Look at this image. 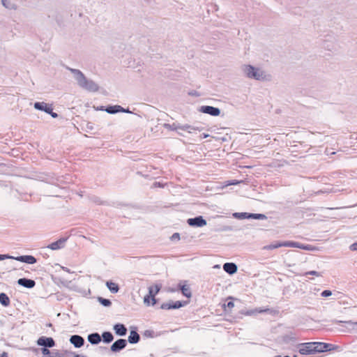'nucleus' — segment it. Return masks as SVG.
Masks as SVG:
<instances>
[{
	"label": "nucleus",
	"instance_id": "f8f14e48",
	"mask_svg": "<svg viewBox=\"0 0 357 357\" xmlns=\"http://www.w3.org/2000/svg\"><path fill=\"white\" fill-rule=\"evenodd\" d=\"M70 342L75 347L79 348L84 345V340L83 339L82 337H81L79 335H74L71 336V337L70 339Z\"/></svg>",
	"mask_w": 357,
	"mask_h": 357
},
{
	"label": "nucleus",
	"instance_id": "ea45409f",
	"mask_svg": "<svg viewBox=\"0 0 357 357\" xmlns=\"http://www.w3.org/2000/svg\"><path fill=\"white\" fill-rule=\"evenodd\" d=\"M154 186L155 187H161L162 185H160V183H158V182H155L154 184Z\"/></svg>",
	"mask_w": 357,
	"mask_h": 357
},
{
	"label": "nucleus",
	"instance_id": "0eeeda50",
	"mask_svg": "<svg viewBox=\"0 0 357 357\" xmlns=\"http://www.w3.org/2000/svg\"><path fill=\"white\" fill-rule=\"evenodd\" d=\"M37 344L40 346L52 347L55 345L54 340L52 337L42 336L37 340Z\"/></svg>",
	"mask_w": 357,
	"mask_h": 357
},
{
	"label": "nucleus",
	"instance_id": "6ab92c4d",
	"mask_svg": "<svg viewBox=\"0 0 357 357\" xmlns=\"http://www.w3.org/2000/svg\"><path fill=\"white\" fill-rule=\"evenodd\" d=\"M139 340V335L136 331H131L130 335L128 337V341L131 344H135L138 342Z\"/></svg>",
	"mask_w": 357,
	"mask_h": 357
},
{
	"label": "nucleus",
	"instance_id": "c756f323",
	"mask_svg": "<svg viewBox=\"0 0 357 357\" xmlns=\"http://www.w3.org/2000/svg\"><path fill=\"white\" fill-rule=\"evenodd\" d=\"M331 294H332V292L330 290H324L321 292V296L323 297H328V296H331Z\"/></svg>",
	"mask_w": 357,
	"mask_h": 357
},
{
	"label": "nucleus",
	"instance_id": "bb28decb",
	"mask_svg": "<svg viewBox=\"0 0 357 357\" xmlns=\"http://www.w3.org/2000/svg\"><path fill=\"white\" fill-rule=\"evenodd\" d=\"M144 303L147 305V306H149V305H152V303H151V296H150L149 294H148L147 295H146L144 298Z\"/></svg>",
	"mask_w": 357,
	"mask_h": 357
},
{
	"label": "nucleus",
	"instance_id": "f704fd0d",
	"mask_svg": "<svg viewBox=\"0 0 357 357\" xmlns=\"http://www.w3.org/2000/svg\"><path fill=\"white\" fill-rule=\"evenodd\" d=\"M180 238V236H179V234L178 233H174L172 236V239H179Z\"/></svg>",
	"mask_w": 357,
	"mask_h": 357
},
{
	"label": "nucleus",
	"instance_id": "2eb2a0df",
	"mask_svg": "<svg viewBox=\"0 0 357 357\" xmlns=\"http://www.w3.org/2000/svg\"><path fill=\"white\" fill-rule=\"evenodd\" d=\"M223 269L225 272L228 273L229 274H233L236 272L237 266L234 263H225L223 265Z\"/></svg>",
	"mask_w": 357,
	"mask_h": 357
},
{
	"label": "nucleus",
	"instance_id": "393cba45",
	"mask_svg": "<svg viewBox=\"0 0 357 357\" xmlns=\"http://www.w3.org/2000/svg\"><path fill=\"white\" fill-rule=\"evenodd\" d=\"M266 217L264 214H258V213H247V219L254 218V219H265Z\"/></svg>",
	"mask_w": 357,
	"mask_h": 357
},
{
	"label": "nucleus",
	"instance_id": "b1692460",
	"mask_svg": "<svg viewBox=\"0 0 357 357\" xmlns=\"http://www.w3.org/2000/svg\"><path fill=\"white\" fill-rule=\"evenodd\" d=\"M106 111L108 113L114 114V113H116L118 112L123 111V109H122V107L121 106L116 105V106H114V107H107Z\"/></svg>",
	"mask_w": 357,
	"mask_h": 357
},
{
	"label": "nucleus",
	"instance_id": "e433bc0d",
	"mask_svg": "<svg viewBox=\"0 0 357 357\" xmlns=\"http://www.w3.org/2000/svg\"><path fill=\"white\" fill-rule=\"evenodd\" d=\"M0 357H8V353L6 352H3L1 355H0Z\"/></svg>",
	"mask_w": 357,
	"mask_h": 357
},
{
	"label": "nucleus",
	"instance_id": "9d476101",
	"mask_svg": "<svg viewBox=\"0 0 357 357\" xmlns=\"http://www.w3.org/2000/svg\"><path fill=\"white\" fill-rule=\"evenodd\" d=\"M70 70L75 75L78 84L82 87L87 80L84 75L79 70L70 68Z\"/></svg>",
	"mask_w": 357,
	"mask_h": 357
},
{
	"label": "nucleus",
	"instance_id": "4468645a",
	"mask_svg": "<svg viewBox=\"0 0 357 357\" xmlns=\"http://www.w3.org/2000/svg\"><path fill=\"white\" fill-rule=\"evenodd\" d=\"M17 283L26 288H33L36 282L33 280L27 279V278H20L18 280Z\"/></svg>",
	"mask_w": 357,
	"mask_h": 357
},
{
	"label": "nucleus",
	"instance_id": "dca6fc26",
	"mask_svg": "<svg viewBox=\"0 0 357 357\" xmlns=\"http://www.w3.org/2000/svg\"><path fill=\"white\" fill-rule=\"evenodd\" d=\"M84 88L91 91H96L98 90V86L91 80H86L84 84L82 86Z\"/></svg>",
	"mask_w": 357,
	"mask_h": 357
},
{
	"label": "nucleus",
	"instance_id": "72a5a7b5",
	"mask_svg": "<svg viewBox=\"0 0 357 357\" xmlns=\"http://www.w3.org/2000/svg\"><path fill=\"white\" fill-rule=\"evenodd\" d=\"M350 250L355 251L357 250V243H354L350 245Z\"/></svg>",
	"mask_w": 357,
	"mask_h": 357
},
{
	"label": "nucleus",
	"instance_id": "cd10ccee",
	"mask_svg": "<svg viewBox=\"0 0 357 357\" xmlns=\"http://www.w3.org/2000/svg\"><path fill=\"white\" fill-rule=\"evenodd\" d=\"M314 275V276H317V277H320L321 276V274L319 272H317L315 271H308V272H306L303 274V275Z\"/></svg>",
	"mask_w": 357,
	"mask_h": 357
},
{
	"label": "nucleus",
	"instance_id": "37998d69",
	"mask_svg": "<svg viewBox=\"0 0 357 357\" xmlns=\"http://www.w3.org/2000/svg\"><path fill=\"white\" fill-rule=\"evenodd\" d=\"M293 357H298L296 355H294Z\"/></svg>",
	"mask_w": 357,
	"mask_h": 357
},
{
	"label": "nucleus",
	"instance_id": "c85d7f7f",
	"mask_svg": "<svg viewBox=\"0 0 357 357\" xmlns=\"http://www.w3.org/2000/svg\"><path fill=\"white\" fill-rule=\"evenodd\" d=\"M41 351H42V354L43 355V357H47L52 351L49 350L47 348H43L41 349Z\"/></svg>",
	"mask_w": 357,
	"mask_h": 357
},
{
	"label": "nucleus",
	"instance_id": "6e6552de",
	"mask_svg": "<svg viewBox=\"0 0 357 357\" xmlns=\"http://www.w3.org/2000/svg\"><path fill=\"white\" fill-rule=\"evenodd\" d=\"M126 340L123 339H119L114 342L111 346V350L113 352H117L126 347Z\"/></svg>",
	"mask_w": 357,
	"mask_h": 357
},
{
	"label": "nucleus",
	"instance_id": "a19ab883",
	"mask_svg": "<svg viewBox=\"0 0 357 357\" xmlns=\"http://www.w3.org/2000/svg\"><path fill=\"white\" fill-rule=\"evenodd\" d=\"M268 310H269L268 309H264V310H259V312H267V311H268Z\"/></svg>",
	"mask_w": 357,
	"mask_h": 357
},
{
	"label": "nucleus",
	"instance_id": "2f4dec72",
	"mask_svg": "<svg viewBox=\"0 0 357 357\" xmlns=\"http://www.w3.org/2000/svg\"><path fill=\"white\" fill-rule=\"evenodd\" d=\"M34 107H35V108L40 109V110L44 109L43 103H40V102H36L34 105Z\"/></svg>",
	"mask_w": 357,
	"mask_h": 357
},
{
	"label": "nucleus",
	"instance_id": "f03ea898",
	"mask_svg": "<svg viewBox=\"0 0 357 357\" xmlns=\"http://www.w3.org/2000/svg\"><path fill=\"white\" fill-rule=\"evenodd\" d=\"M280 247H289V248H304V247L301 246L299 243L294 241H282V242H276L268 245L264 246V249L267 250L277 249Z\"/></svg>",
	"mask_w": 357,
	"mask_h": 357
},
{
	"label": "nucleus",
	"instance_id": "1a4fd4ad",
	"mask_svg": "<svg viewBox=\"0 0 357 357\" xmlns=\"http://www.w3.org/2000/svg\"><path fill=\"white\" fill-rule=\"evenodd\" d=\"M188 223L190 226L203 227L206 225V221L202 216L188 220Z\"/></svg>",
	"mask_w": 357,
	"mask_h": 357
},
{
	"label": "nucleus",
	"instance_id": "5701e85b",
	"mask_svg": "<svg viewBox=\"0 0 357 357\" xmlns=\"http://www.w3.org/2000/svg\"><path fill=\"white\" fill-rule=\"evenodd\" d=\"M102 337L103 341L107 343L111 342L114 339L113 335L110 332H104Z\"/></svg>",
	"mask_w": 357,
	"mask_h": 357
},
{
	"label": "nucleus",
	"instance_id": "4be33fe9",
	"mask_svg": "<svg viewBox=\"0 0 357 357\" xmlns=\"http://www.w3.org/2000/svg\"><path fill=\"white\" fill-rule=\"evenodd\" d=\"M107 287L112 293H116L119 291V286L116 283L113 282H107Z\"/></svg>",
	"mask_w": 357,
	"mask_h": 357
},
{
	"label": "nucleus",
	"instance_id": "a878e982",
	"mask_svg": "<svg viewBox=\"0 0 357 357\" xmlns=\"http://www.w3.org/2000/svg\"><path fill=\"white\" fill-rule=\"evenodd\" d=\"M234 306V303L232 301H227V302L224 304V307L225 310H231Z\"/></svg>",
	"mask_w": 357,
	"mask_h": 357
},
{
	"label": "nucleus",
	"instance_id": "4c0bfd02",
	"mask_svg": "<svg viewBox=\"0 0 357 357\" xmlns=\"http://www.w3.org/2000/svg\"><path fill=\"white\" fill-rule=\"evenodd\" d=\"M347 323L351 324V325H356L357 326V321L352 322L351 321H347Z\"/></svg>",
	"mask_w": 357,
	"mask_h": 357
},
{
	"label": "nucleus",
	"instance_id": "79ce46f5",
	"mask_svg": "<svg viewBox=\"0 0 357 357\" xmlns=\"http://www.w3.org/2000/svg\"><path fill=\"white\" fill-rule=\"evenodd\" d=\"M208 137V135H207V134H204V137H203L204 138H206V137Z\"/></svg>",
	"mask_w": 357,
	"mask_h": 357
},
{
	"label": "nucleus",
	"instance_id": "20e7f679",
	"mask_svg": "<svg viewBox=\"0 0 357 357\" xmlns=\"http://www.w3.org/2000/svg\"><path fill=\"white\" fill-rule=\"evenodd\" d=\"M187 304V302H181V301H169L167 303H164L161 305L160 308L162 310H172V309H178Z\"/></svg>",
	"mask_w": 357,
	"mask_h": 357
},
{
	"label": "nucleus",
	"instance_id": "473e14b6",
	"mask_svg": "<svg viewBox=\"0 0 357 357\" xmlns=\"http://www.w3.org/2000/svg\"><path fill=\"white\" fill-rule=\"evenodd\" d=\"M10 258H13V257H10V256H8V255H0V260H3L5 259H10Z\"/></svg>",
	"mask_w": 357,
	"mask_h": 357
},
{
	"label": "nucleus",
	"instance_id": "9b49d317",
	"mask_svg": "<svg viewBox=\"0 0 357 357\" xmlns=\"http://www.w3.org/2000/svg\"><path fill=\"white\" fill-rule=\"evenodd\" d=\"M13 259L29 264H33L36 262V259L31 255H23L17 257H13Z\"/></svg>",
	"mask_w": 357,
	"mask_h": 357
},
{
	"label": "nucleus",
	"instance_id": "c9c22d12",
	"mask_svg": "<svg viewBox=\"0 0 357 357\" xmlns=\"http://www.w3.org/2000/svg\"><path fill=\"white\" fill-rule=\"evenodd\" d=\"M8 0H2V3L3 5L6 7V8H9V6L6 4V2H8Z\"/></svg>",
	"mask_w": 357,
	"mask_h": 357
},
{
	"label": "nucleus",
	"instance_id": "f257e3e1",
	"mask_svg": "<svg viewBox=\"0 0 357 357\" xmlns=\"http://www.w3.org/2000/svg\"><path fill=\"white\" fill-rule=\"evenodd\" d=\"M298 348V352L301 355H311L330 351L331 350L332 344L325 342H310L299 344Z\"/></svg>",
	"mask_w": 357,
	"mask_h": 357
},
{
	"label": "nucleus",
	"instance_id": "423d86ee",
	"mask_svg": "<svg viewBox=\"0 0 357 357\" xmlns=\"http://www.w3.org/2000/svg\"><path fill=\"white\" fill-rule=\"evenodd\" d=\"M199 111L213 116H219L220 114V111L218 108L212 106H202L201 107Z\"/></svg>",
	"mask_w": 357,
	"mask_h": 357
},
{
	"label": "nucleus",
	"instance_id": "412c9836",
	"mask_svg": "<svg viewBox=\"0 0 357 357\" xmlns=\"http://www.w3.org/2000/svg\"><path fill=\"white\" fill-rule=\"evenodd\" d=\"M181 292L183 296L190 298L192 296L191 290L189 286L188 285H182L181 287Z\"/></svg>",
	"mask_w": 357,
	"mask_h": 357
},
{
	"label": "nucleus",
	"instance_id": "7ed1b4c3",
	"mask_svg": "<svg viewBox=\"0 0 357 357\" xmlns=\"http://www.w3.org/2000/svg\"><path fill=\"white\" fill-rule=\"evenodd\" d=\"M247 75L250 77H253L257 80H264L266 75L259 68H255L251 66L247 67Z\"/></svg>",
	"mask_w": 357,
	"mask_h": 357
},
{
	"label": "nucleus",
	"instance_id": "aec40b11",
	"mask_svg": "<svg viewBox=\"0 0 357 357\" xmlns=\"http://www.w3.org/2000/svg\"><path fill=\"white\" fill-rule=\"evenodd\" d=\"M0 303L5 307H8L10 305V301L6 294H0Z\"/></svg>",
	"mask_w": 357,
	"mask_h": 357
},
{
	"label": "nucleus",
	"instance_id": "a211bd4d",
	"mask_svg": "<svg viewBox=\"0 0 357 357\" xmlns=\"http://www.w3.org/2000/svg\"><path fill=\"white\" fill-rule=\"evenodd\" d=\"M88 340L90 343L96 344L101 341V337L98 333H92L88 336Z\"/></svg>",
	"mask_w": 357,
	"mask_h": 357
},
{
	"label": "nucleus",
	"instance_id": "ddd939ff",
	"mask_svg": "<svg viewBox=\"0 0 357 357\" xmlns=\"http://www.w3.org/2000/svg\"><path fill=\"white\" fill-rule=\"evenodd\" d=\"M66 241V238H60L58 241H56L55 242H53L51 244H50L47 246V248L49 249L52 250H56L61 249V248L63 247L64 243H65Z\"/></svg>",
	"mask_w": 357,
	"mask_h": 357
},
{
	"label": "nucleus",
	"instance_id": "f3484780",
	"mask_svg": "<svg viewBox=\"0 0 357 357\" xmlns=\"http://www.w3.org/2000/svg\"><path fill=\"white\" fill-rule=\"evenodd\" d=\"M114 330L115 331V333L119 335H125L127 332V329L125 327L123 324H117L114 325Z\"/></svg>",
	"mask_w": 357,
	"mask_h": 357
},
{
	"label": "nucleus",
	"instance_id": "39448f33",
	"mask_svg": "<svg viewBox=\"0 0 357 357\" xmlns=\"http://www.w3.org/2000/svg\"><path fill=\"white\" fill-rule=\"evenodd\" d=\"M161 287H162V286L160 284H155L151 285L149 287V294H150V296H151L152 305H154L156 304L157 300L155 298V296L160 291Z\"/></svg>",
	"mask_w": 357,
	"mask_h": 357
},
{
	"label": "nucleus",
	"instance_id": "7c9ffc66",
	"mask_svg": "<svg viewBox=\"0 0 357 357\" xmlns=\"http://www.w3.org/2000/svg\"><path fill=\"white\" fill-rule=\"evenodd\" d=\"M101 301V303L105 305V306H109L110 304H111V302L109 300H107V299H104V298H101L100 299Z\"/></svg>",
	"mask_w": 357,
	"mask_h": 357
},
{
	"label": "nucleus",
	"instance_id": "58836bf2",
	"mask_svg": "<svg viewBox=\"0 0 357 357\" xmlns=\"http://www.w3.org/2000/svg\"><path fill=\"white\" fill-rule=\"evenodd\" d=\"M238 217L244 218H245V213H242L240 215H238Z\"/></svg>",
	"mask_w": 357,
	"mask_h": 357
}]
</instances>
